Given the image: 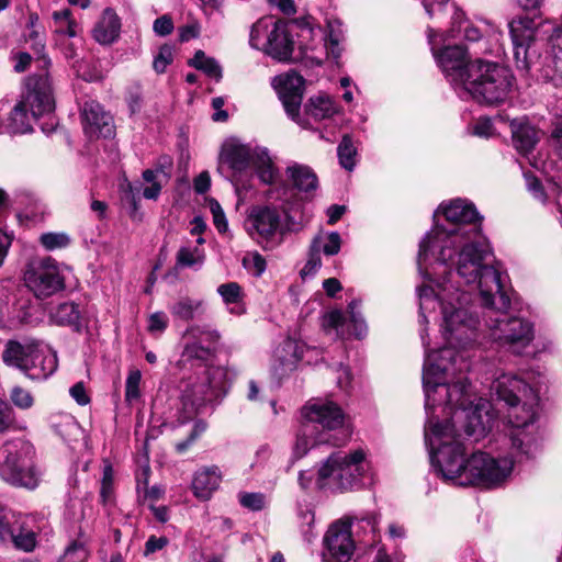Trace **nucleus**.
I'll use <instances>...</instances> for the list:
<instances>
[{"instance_id": "393cba45", "label": "nucleus", "mask_w": 562, "mask_h": 562, "mask_svg": "<svg viewBox=\"0 0 562 562\" xmlns=\"http://www.w3.org/2000/svg\"><path fill=\"white\" fill-rule=\"evenodd\" d=\"M483 24L484 27L481 29L467 21L461 11H456L453 16V27L450 31V36L456 37L457 35L454 33L458 32V34H462L463 38L468 42H476L483 35L498 41V37L502 36V32L490 22H484Z\"/></svg>"}, {"instance_id": "0eeeda50", "label": "nucleus", "mask_w": 562, "mask_h": 562, "mask_svg": "<svg viewBox=\"0 0 562 562\" xmlns=\"http://www.w3.org/2000/svg\"><path fill=\"white\" fill-rule=\"evenodd\" d=\"M35 457V448L29 440H7L0 448L1 479L15 487L35 490L42 477Z\"/></svg>"}, {"instance_id": "39448f33", "label": "nucleus", "mask_w": 562, "mask_h": 562, "mask_svg": "<svg viewBox=\"0 0 562 562\" xmlns=\"http://www.w3.org/2000/svg\"><path fill=\"white\" fill-rule=\"evenodd\" d=\"M369 471L367 453L356 449L334 452L318 468L316 485L321 490L346 492L359 486Z\"/></svg>"}, {"instance_id": "473e14b6", "label": "nucleus", "mask_w": 562, "mask_h": 562, "mask_svg": "<svg viewBox=\"0 0 562 562\" xmlns=\"http://www.w3.org/2000/svg\"><path fill=\"white\" fill-rule=\"evenodd\" d=\"M277 22H279V20H274L271 16H263L254 23L249 34V45L262 52Z\"/></svg>"}, {"instance_id": "c03bdc74", "label": "nucleus", "mask_w": 562, "mask_h": 562, "mask_svg": "<svg viewBox=\"0 0 562 562\" xmlns=\"http://www.w3.org/2000/svg\"><path fill=\"white\" fill-rule=\"evenodd\" d=\"M140 381L142 373L139 370L134 369L128 372L125 382V400L128 403H133L140 397Z\"/></svg>"}, {"instance_id": "f704fd0d", "label": "nucleus", "mask_w": 562, "mask_h": 562, "mask_svg": "<svg viewBox=\"0 0 562 562\" xmlns=\"http://www.w3.org/2000/svg\"><path fill=\"white\" fill-rule=\"evenodd\" d=\"M338 112L335 102L327 95L311 98L307 104V113L316 121L334 116Z\"/></svg>"}, {"instance_id": "20e7f679", "label": "nucleus", "mask_w": 562, "mask_h": 562, "mask_svg": "<svg viewBox=\"0 0 562 562\" xmlns=\"http://www.w3.org/2000/svg\"><path fill=\"white\" fill-rule=\"evenodd\" d=\"M491 394L508 405V440L515 458H529L538 450L533 423L537 418L539 396L520 378L502 373L491 384Z\"/></svg>"}, {"instance_id": "c756f323", "label": "nucleus", "mask_w": 562, "mask_h": 562, "mask_svg": "<svg viewBox=\"0 0 562 562\" xmlns=\"http://www.w3.org/2000/svg\"><path fill=\"white\" fill-rule=\"evenodd\" d=\"M121 29L120 19L116 13L111 10H104L101 19L93 29V37L100 44H111L119 36Z\"/></svg>"}, {"instance_id": "b1692460", "label": "nucleus", "mask_w": 562, "mask_h": 562, "mask_svg": "<svg viewBox=\"0 0 562 562\" xmlns=\"http://www.w3.org/2000/svg\"><path fill=\"white\" fill-rule=\"evenodd\" d=\"M335 445L331 436L326 431H319L317 427L312 424L304 423L296 434V440L293 448V456L301 459L307 452L318 445Z\"/></svg>"}, {"instance_id": "412c9836", "label": "nucleus", "mask_w": 562, "mask_h": 562, "mask_svg": "<svg viewBox=\"0 0 562 562\" xmlns=\"http://www.w3.org/2000/svg\"><path fill=\"white\" fill-rule=\"evenodd\" d=\"M294 50V41L288 24L281 20L277 22L266 42L263 53L278 61H290Z\"/></svg>"}, {"instance_id": "9d476101", "label": "nucleus", "mask_w": 562, "mask_h": 562, "mask_svg": "<svg viewBox=\"0 0 562 562\" xmlns=\"http://www.w3.org/2000/svg\"><path fill=\"white\" fill-rule=\"evenodd\" d=\"M23 281L37 299L49 297L65 288L58 262L52 257L30 259L23 271Z\"/></svg>"}, {"instance_id": "2eb2a0df", "label": "nucleus", "mask_w": 562, "mask_h": 562, "mask_svg": "<svg viewBox=\"0 0 562 562\" xmlns=\"http://www.w3.org/2000/svg\"><path fill=\"white\" fill-rule=\"evenodd\" d=\"M32 112V117H40L54 110L52 83L48 75L30 76L25 82V92L21 100Z\"/></svg>"}, {"instance_id": "72a5a7b5", "label": "nucleus", "mask_w": 562, "mask_h": 562, "mask_svg": "<svg viewBox=\"0 0 562 562\" xmlns=\"http://www.w3.org/2000/svg\"><path fill=\"white\" fill-rule=\"evenodd\" d=\"M49 317L56 325L78 327L80 311L76 303L64 302L50 311Z\"/></svg>"}, {"instance_id": "1a4fd4ad", "label": "nucleus", "mask_w": 562, "mask_h": 562, "mask_svg": "<svg viewBox=\"0 0 562 562\" xmlns=\"http://www.w3.org/2000/svg\"><path fill=\"white\" fill-rule=\"evenodd\" d=\"M218 164L228 166L234 172H243L252 166L259 179L267 184L272 183L277 175L266 148H251L235 137L227 138L222 144Z\"/></svg>"}, {"instance_id": "58836bf2", "label": "nucleus", "mask_w": 562, "mask_h": 562, "mask_svg": "<svg viewBox=\"0 0 562 562\" xmlns=\"http://www.w3.org/2000/svg\"><path fill=\"white\" fill-rule=\"evenodd\" d=\"M201 303L190 297H181L170 306L171 314L182 321H190L195 316Z\"/></svg>"}, {"instance_id": "13d9d810", "label": "nucleus", "mask_w": 562, "mask_h": 562, "mask_svg": "<svg viewBox=\"0 0 562 562\" xmlns=\"http://www.w3.org/2000/svg\"><path fill=\"white\" fill-rule=\"evenodd\" d=\"M13 425L12 408L0 398V432L7 431Z\"/></svg>"}, {"instance_id": "bf43d9fd", "label": "nucleus", "mask_w": 562, "mask_h": 562, "mask_svg": "<svg viewBox=\"0 0 562 562\" xmlns=\"http://www.w3.org/2000/svg\"><path fill=\"white\" fill-rule=\"evenodd\" d=\"M168 318L164 312H156L149 316L148 330L164 331L167 327Z\"/></svg>"}, {"instance_id": "6e6552de", "label": "nucleus", "mask_w": 562, "mask_h": 562, "mask_svg": "<svg viewBox=\"0 0 562 562\" xmlns=\"http://www.w3.org/2000/svg\"><path fill=\"white\" fill-rule=\"evenodd\" d=\"M228 372L223 367H204L181 385V402L186 418H191L206 401L226 393Z\"/></svg>"}, {"instance_id": "cd10ccee", "label": "nucleus", "mask_w": 562, "mask_h": 562, "mask_svg": "<svg viewBox=\"0 0 562 562\" xmlns=\"http://www.w3.org/2000/svg\"><path fill=\"white\" fill-rule=\"evenodd\" d=\"M37 341L27 340L20 342L16 340H9L2 352V360L9 367H14L19 370L30 369L26 362L32 357V352L36 347Z\"/></svg>"}, {"instance_id": "6e6d98bb", "label": "nucleus", "mask_w": 562, "mask_h": 562, "mask_svg": "<svg viewBox=\"0 0 562 562\" xmlns=\"http://www.w3.org/2000/svg\"><path fill=\"white\" fill-rule=\"evenodd\" d=\"M171 49L167 46H164L160 48L158 55L155 57L153 67L156 72L162 74L166 70L167 66L171 63Z\"/></svg>"}, {"instance_id": "2f4dec72", "label": "nucleus", "mask_w": 562, "mask_h": 562, "mask_svg": "<svg viewBox=\"0 0 562 562\" xmlns=\"http://www.w3.org/2000/svg\"><path fill=\"white\" fill-rule=\"evenodd\" d=\"M286 175L300 191L311 192L317 188V177L308 166L294 164L286 168Z\"/></svg>"}, {"instance_id": "9b49d317", "label": "nucleus", "mask_w": 562, "mask_h": 562, "mask_svg": "<svg viewBox=\"0 0 562 562\" xmlns=\"http://www.w3.org/2000/svg\"><path fill=\"white\" fill-rule=\"evenodd\" d=\"M487 325L493 340L516 355H520L535 338L532 323L521 317H490Z\"/></svg>"}, {"instance_id": "a211bd4d", "label": "nucleus", "mask_w": 562, "mask_h": 562, "mask_svg": "<svg viewBox=\"0 0 562 562\" xmlns=\"http://www.w3.org/2000/svg\"><path fill=\"white\" fill-rule=\"evenodd\" d=\"M303 416L306 424H312L322 431L334 430L344 425L345 415L341 408L334 402L327 400H315L303 407Z\"/></svg>"}, {"instance_id": "bb28decb", "label": "nucleus", "mask_w": 562, "mask_h": 562, "mask_svg": "<svg viewBox=\"0 0 562 562\" xmlns=\"http://www.w3.org/2000/svg\"><path fill=\"white\" fill-rule=\"evenodd\" d=\"M222 480L221 471L217 467L200 469L195 472L192 480V492L200 501H207L218 488Z\"/></svg>"}, {"instance_id": "f8f14e48", "label": "nucleus", "mask_w": 562, "mask_h": 562, "mask_svg": "<svg viewBox=\"0 0 562 562\" xmlns=\"http://www.w3.org/2000/svg\"><path fill=\"white\" fill-rule=\"evenodd\" d=\"M428 41L437 64L446 77L456 88L462 89V81L467 78V68L471 64L468 63L465 49L460 45H447L439 49V46L446 41L445 34L432 29L428 30Z\"/></svg>"}, {"instance_id": "680f3d73", "label": "nucleus", "mask_w": 562, "mask_h": 562, "mask_svg": "<svg viewBox=\"0 0 562 562\" xmlns=\"http://www.w3.org/2000/svg\"><path fill=\"white\" fill-rule=\"evenodd\" d=\"M69 393L79 405H87L90 402V397L88 396L82 382H78L71 386Z\"/></svg>"}, {"instance_id": "ddd939ff", "label": "nucleus", "mask_w": 562, "mask_h": 562, "mask_svg": "<svg viewBox=\"0 0 562 562\" xmlns=\"http://www.w3.org/2000/svg\"><path fill=\"white\" fill-rule=\"evenodd\" d=\"M301 38L300 58L308 66H321L329 56L334 59L340 57V37L334 30L326 35L321 29L305 27L302 30Z\"/></svg>"}, {"instance_id": "a18cd8bd", "label": "nucleus", "mask_w": 562, "mask_h": 562, "mask_svg": "<svg viewBox=\"0 0 562 562\" xmlns=\"http://www.w3.org/2000/svg\"><path fill=\"white\" fill-rule=\"evenodd\" d=\"M18 516L19 514L0 508V542H8L12 537Z\"/></svg>"}, {"instance_id": "0e129e2a", "label": "nucleus", "mask_w": 562, "mask_h": 562, "mask_svg": "<svg viewBox=\"0 0 562 562\" xmlns=\"http://www.w3.org/2000/svg\"><path fill=\"white\" fill-rule=\"evenodd\" d=\"M168 543V539L166 537H155L151 536L148 538L145 544V554H151L158 550L165 548Z\"/></svg>"}, {"instance_id": "e433bc0d", "label": "nucleus", "mask_w": 562, "mask_h": 562, "mask_svg": "<svg viewBox=\"0 0 562 562\" xmlns=\"http://www.w3.org/2000/svg\"><path fill=\"white\" fill-rule=\"evenodd\" d=\"M189 65L198 70L203 71L206 76L218 81L222 78V68L217 60L209 57L201 49L196 50L193 58L189 60Z\"/></svg>"}, {"instance_id": "c85d7f7f", "label": "nucleus", "mask_w": 562, "mask_h": 562, "mask_svg": "<svg viewBox=\"0 0 562 562\" xmlns=\"http://www.w3.org/2000/svg\"><path fill=\"white\" fill-rule=\"evenodd\" d=\"M510 127L515 148L522 155L529 154L539 140L538 131L525 120H514Z\"/></svg>"}, {"instance_id": "f257e3e1", "label": "nucleus", "mask_w": 562, "mask_h": 562, "mask_svg": "<svg viewBox=\"0 0 562 562\" xmlns=\"http://www.w3.org/2000/svg\"><path fill=\"white\" fill-rule=\"evenodd\" d=\"M423 284L417 288L420 324L427 323V313L440 308L441 336L448 346L430 350L426 329L420 330L425 348L423 385L428 425L425 440L429 447L431 465L443 481L459 486L493 487L512 473V458H494L485 452L465 457L460 440L464 436L479 441L492 428L495 416L484 398H474L467 379L468 368L456 348H465L477 338L479 318L472 311V295L454 284L463 282L454 269L446 273L420 272Z\"/></svg>"}, {"instance_id": "f03ea898", "label": "nucleus", "mask_w": 562, "mask_h": 562, "mask_svg": "<svg viewBox=\"0 0 562 562\" xmlns=\"http://www.w3.org/2000/svg\"><path fill=\"white\" fill-rule=\"evenodd\" d=\"M442 213L449 227L436 224L419 244V272L456 274L472 290H479L482 304L490 312L505 314L510 299L504 290L501 273L491 265L490 246L481 232L482 217L473 203L456 199L441 203L434 214Z\"/></svg>"}, {"instance_id": "603ef678", "label": "nucleus", "mask_w": 562, "mask_h": 562, "mask_svg": "<svg viewBox=\"0 0 562 562\" xmlns=\"http://www.w3.org/2000/svg\"><path fill=\"white\" fill-rule=\"evenodd\" d=\"M218 294L225 303H237L241 296V288L236 282L222 284L217 288Z\"/></svg>"}, {"instance_id": "e2e57ef3", "label": "nucleus", "mask_w": 562, "mask_h": 562, "mask_svg": "<svg viewBox=\"0 0 562 562\" xmlns=\"http://www.w3.org/2000/svg\"><path fill=\"white\" fill-rule=\"evenodd\" d=\"M526 181L527 188L533 198L543 202L546 200V194L539 180L533 177L526 176Z\"/></svg>"}, {"instance_id": "052dcab7", "label": "nucleus", "mask_w": 562, "mask_h": 562, "mask_svg": "<svg viewBox=\"0 0 562 562\" xmlns=\"http://www.w3.org/2000/svg\"><path fill=\"white\" fill-rule=\"evenodd\" d=\"M205 430V425L203 423H196L189 436V438L184 441L178 442L176 445V449L178 452H184L189 446L195 440L198 436H200Z\"/></svg>"}, {"instance_id": "6ab92c4d", "label": "nucleus", "mask_w": 562, "mask_h": 562, "mask_svg": "<svg viewBox=\"0 0 562 562\" xmlns=\"http://www.w3.org/2000/svg\"><path fill=\"white\" fill-rule=\"evenodd\" d=\"M183 338L187 340L182 352L186 359L207 361L212 356L210 346L218 340L220 334L216 330L194 325L186 330Z\"/></svg>"}, {"instance_id": "774afa93", "label": "nucleus", "mask_w": 562, "mask_h": 562, "mask_svg": "<svg viewBox=\"0 0 562 562\" xmlns=\"http://www.w3.org/2000/svg\"><path fill=\"white\" fill-rule=\"evenodd\" d=\"M493 124L488 119L479 120L473 128L475 135L481 137H488L492 134Z\"/></svg>"}, {"instance_id": "09e8293b", "label": "nucleus", "mask_w": 562, "mask_h": 562, "mask_svg": "<svg viewBox=\"0 0 562 562\" xmlns=\"http://www.w3.org/2000/svg\"><path fill=\"white\" fill-rule=\"evenodd\" d=\"M11 402L20 409L26 411L34 405V397L22 386H14L10 393Z\"/></svg>"}, {"instance_id": "79ce46f5", "label": "nucleus", "mask_w": 562, "mask_h": 562, "mask_svg": "<svg viewBox=\"0 0 562 562\" xmlns=\"http://www.w3.org/2000/svg\"><path fill=\"white\" fill-rule=\"evenodd\" d=\"M358 303L352 301L348 306L349 317L346 319L348 331L357 338H362L367 333V325L361 314L357 311Z\"/></svg>"}, {"instance_id": "4468645a", "label": "nucleus", "mask_w": 562, "mask_h": 562, "mask_svg": "<svg viewBox=\"0 0 562 562\" xmlns=\"http://www.w3.org/2000/svg\"><path fill=\"white\" fill-rule=\"evenodd\" d=\"M352 522L353 518L346 516L329 526L323 539L324 562H348L351 559L355 551Z\"/></svg>"}, {"instance_id": "4c0bfd02", "label": "nucleus", "mask_w": 562, "mask_h": 562, "mask_svg": "<svg viewBox=\"0 0 562 562\" xmlns=\"http://www.w3.org/2000/svg\"><path fill=\"white\" fill-rule=\"evenodd\" d=\"M205 260V254L198 247H181L176 256L177 266L180 268L201 267Z\"/></svg>"}, {"instance_id": "5fc2aeb1", "label": "nucleus", "mask_w": 562, "mask_h": 562, "mask_svg": "<svg viewBox=\"0 0 562 562\" xmlns=\"http://www.w3.org/2000/svg\"><path fill=\"white\" fill-rule=\"evenodd\" d=\"M346 323V318L340 311H331L324 315L323 327L326 330L335 329L339 330L340 327Z\"/></svg>"}, {"instance_id": "37998d69", "label": "nucleus", "mask_w": 562, "mask_h": 562, "mask_svg": "<svg viewBox=\"0 0 562 562\" xmlns=\"http://www.w3.org/2000/svg\"><path fill=\"white\" fill-rule=\"evenodd\" d=\"M89 557V550L81 540L72 541L65 550L60 562H86Z\"/></svg>"}, {"instance_id": "49530a36", "label": "nucleus", "mask_w": 562, "mask_h": 562, "mask_svg": "<svg viewBox=\"0 0 562 562\" xmlns=\"http://www.w3.org/2000/svg\"><path fill=\"white\" fill-rule=\"evenodd\" d=\"M243 266L252 276L260 277L267 268V262H266V259L258 251H254V252H248L243 258Z\"/></svg>"}, {"instance_id": "338daca9", "label": "nucleus", "mask_w": 562, "mask_h": 562, "mask_svg": "<svg viewBox=\"0 0 562 562\" xmlns=\"http://www.w3.org/2000/svg\"><path fill=\"white\" fill-rule=\"evenodd\" d=\"M425 8L426 13L429 18L435 16L437 12H440L442 8L449 2V0H420Z\"/></svg>"}, {"instance_id": "7ed1b4c3", "label": "nucleus", "mask_w": 562, "mask_h": 562, "mask_svg": "<svg viewBox=\"0 0 562 562\" xmlns=\"http://www.w3.org/2000/svg\"><path fill=\"white\" fill-rule=\"evenodd\" d=\"M508 27L517 67L562 86V27L522 15L514 18Z\"/></svg>"}, {"instance_id": "69168bd1", "label": "nucleus", "mask_w": 562, "mask_h": 562, "mask_svg": "<svg viewBox=\"0 0 562 562\" xmlns=\"http://www.w3.org/2000/svg\"><path fill=\"white\" fill-rule=\"evenodd\" d=\"M211 187V177L207 171L201 172L193 182V188L196 193L203 194L205 193Z\"/></svg>"}, {"instance_id": "8fccbe9b", "label": "nucleus", "mask_w": 562, "mask_h": 562, "mask_svg": "<svg viewBox=\"0 0 562 562\" xmlns=\"http://www.w3.org/2000/svg\"><path fill=\"white\" fill-rule=\"evenodd\" d=\"M27 42H31L32 49L36 54L41 55L40 60L45 66H47L49 64V60L43 54L44 49H45V44H44L43 32L41 31V27L30 29V32L27 34Z\"/></svg>"}, {"instance_id": "dca6fc26", "label": "nucleus", "mask_w": 562, "mask_h": 562, "mask_svg": "<svg viewBox=\"0 0 562 562\" xmlns=\"http://www.w3.org/2000/svg\"><path fill=\"white\" fill-rule=\"evenodd\" d=\"M248 234L260 241H270L272 237L282 233L281 214L278 209L272 206H256L247 218Z\"/></svg>"}, {"instance_id": "864d4df0", "label": "nucleus", "mask_w": 562, "mask_h": 562, "mask_svg": "<svg viewBox=\"0 0 562 562\" xmlns=\"http://www.w3.org/2000/svg\"><path fill=\"white\" fill-rule=\"evenodd\" d=\"M321 267H322L321 254L318 251H316L315 249H313L312 246H310L308 258H307L305 266L301 270V276L303 278L306 276H313L316 271H318V269Z\"/></svg>"}, {"instance_id": "de8ad7c7", "label": "nucleus", "mask_w": 562, "mask_h": 562, "mask_svg": "<svg viewBox=\"0 0 562 562\" xmlns=\"http://www.w3.org/2000/svg\"><path fill=\"white\" fill-rule=\"evenodd\" d=\"M238 501L243 507L250 510H261L267 505V497L262 493H239Z\"/></svg>"}, {"instance_id": "aec40b11", "label": "nucleus", "mask_w": 562, "mask_h": 562, "mask_svg": "<svg viewBox=\"0 0 562 562\" xmlns=\"http://www.w3.org/2000/svg\"><path fill=\"white\" fill-rule=\"evenodd\" d=\"M81 116L83 130L90 137L106 138L113 135V119L97 101H87L83 104Z\"/></svg>"}, {"instance_id": "a878e982", "label": "nucleus", "mask_w": 562, "mask_h": 562, "mask_svg": "<svg viewBox=\"0 0 562 562\" xmlns=\"http://www.w3.org/2000/svg\"><path fill=\"white\" fill-rule=\"evenodd\" d=\"M33 524V516L19 514L12 537L9 539L14 548L24 552H32L35 549L37 539Z\"/></svg>"}, {"instance_id": "7c9ffc66", "label": "nucleus", "mask_w": 562, "mask_h": 562, "mask_svg": "<svg viewBox=\"0 0 562 562\" xmlns=\"http://www.w3.org/2000/svg\"><path fill=\"white\" fill-rule=\"evenodd\" d=\"M38 117H32V112L24 103L19 101L8 117L7 130L11 134H25L33 131V122Z\"/></svg>"}, {"instance_id": "f3484780", "label": "nucleus", "mask_w": 562, "mask_h": 562, "mask_svg": "<svg viewBox=\"0 0 562 562\" xmlns=\"http://www.w3.org/2000/svg\"><path fill=\"white\" fill-rule=\"evenodd\" d=\"M272 86L277 90L288 115L292 120H296L303 99L304 78L294 71H289L276 76Z\"/></svg>"}, {"instance_id": "4be33fe9", "label": "nucleus", "mask_w": 562, "mask_h": 562, "mask_svg": "<svg viewBox=\"0 0 562 562\" xmlns=\"http://www.w3.org/2000/svg\"><path fill=\"white\" fill-rule=\"evenodd\" d=\"M30 369H23L22 372L31 380H45L57 369V357L47 348H43L38 342L32 352V357L26 362Z\"/></svg>"}, {"instance_id": "c9c22d12", "label": "nucleus", "mask_w": 562, "mask_h": 562, "mask_svg": "<svg viewBox=\"0 0 562 562\" xmlns=\"http://www.w3.org/2000/svg\"><path fill=\"white\" fill-rule=\"evenodd\" d=\"M311 246L319 254L323 252L326 256H335L340 251L341 237L337 232H322L313 238Z\"/></svg>"}, {"instance_id": "5701e85b", "label": "nucleus", "mask_w": 562, "mask_h": 562, "mask_svg": "<svg viewBox=\"0 0 562 562\" xmlns=\"http://www.w3.org/2000/svg\"><path fill=\"white\" fill-rule=\"evenodd\" d=\"M303 345L294 339H285L274 350L273 370L279 376L292 372L303 357Z\"/></svg>"}, {"instance_id": "423d86ee", "label": "nucleus", "mask_w": 562, "mask_h": 562, "mask_svg": "<svg viewBox=\"0 0 562 562\" xmlns=\"http://www.w3.org/2000/svg\"><path fill=\"white\" fill-rule=\"evenodd\" d=\"M514 82L509 69L476 59L467 68L462 91L479 102L496 104L505 101Z\"/></svg>"}, {"instance_id": "ea45409f", "label": "nucleus", "mask_w": 562, "mask_h": 562, "mask_svg": "<svg viewBox=\"0 0 562 562\" xmlns=\"http://www.w3.org/2000/svg\"><path fill=\"white\" fill-rule=\"evenodd\" d=\"M337 154L340 166L346 170H353L356 166L357 149L353 146L351 137L349 135H344L337 148Z\"/></svg>"}, {"instance_id": "a19ab883", "label": "nucleus", "mask_w": 562, "mask_h": 562, "mask_svg": "<svg viewBox=\"0 0 562 562\" xmlns=\"http://www.w3.org/2000/svg\"><path fill=\"white\" fill-rule=\"evenodd\" d=\"M70 241V236L64 232H48L40 236L41 245L48 251L66 248Z\"/></svg>"}, {"instance_id": "3c124183", "label": "nucleus", "mask_w": 562, "mask_h": 562, "mask_svg": "<svg viewBox=\"0 0 562 562\" xmlns=\"http://www.w3.org/2000/svg\"><path fill=\"white\" fill-rule=\"evenodd\" d=\"M113 469L110 463H106L103 468V474L101 480V491L100 495L102 498V502L105 504L108 503L113 493Z\"/></svg>"}, {"instance_id": "4d7b16f0", "label": "nucleus", "mask_w": 562, "mask_h": 562, "mask_svg": "<svg viewBox=\"0 0 562 562\" xmlns=\"http://www.w3.org/2000/svg\"><path fill=\"white\" fill-rule=\"evenodd\" d=\"M153 30L158 36H167L173 31L172 19L165 14L156 19L153 24Z\"/></svg>"}]
</instances>
